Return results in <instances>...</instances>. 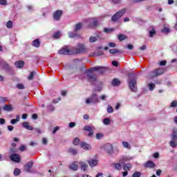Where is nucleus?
I'll use <instances>...</instances> for the list:
<instances>
[{"instance_id":"obj_28","label":"nucleus","mask_w":177,"mask_h":177,"mask_svg":"<svg viewBox=\"0 0 177 177\" xmlns=\"http://www.w3.org/2000/svg\"><path fill=\"white\" fill-rule=\"evenodd\" d=\"M109 53H111V55H115L117 53H120V50L115 49V48L110 49L109 50Z\"/></svg>"},{"instance_id":"obj_55","label":"nucleus","mask_w":177,"mask_h":177,"mask_svg":"<svg viewBox=\"0 0 177 177\" xmlns=\"http://www.w3.org/2000/svg\"><path fill=\"white\" fill-rule=\"evenodd\" d=\"M162 32H169V28H165L162 29Z\"/></svg>"},{"instance_id":"obj_18","label":"nucleus","mask_w":177,"mask_h":177,"mask_svg":"<svg viewBox=\"0 0 177 177\" xmlns=\"http://www.w3.org/2000/svg\"><path fill=\"white\" fill-rule=\"evenodd\" d=\"M22 126L24 127V128H26V129H28V131H32V129H34L32 126L30 125V123H28L27 122H24L22 124Z\"/></svg>"},{"instance_id":"obj_43","label":"nucleus","mask_w":177,"mask_h":177,"mask_svg":"<svg viewBox=\"0 0 177 177\" xmlns=\"http://www.w3.org/2000/svg\"><path fill=\"white\" fill-rule=\"evenodd\" d=\"M104 32H106V33L113 32V31H114V29H113V28H104Z\"/></svg>"},{"instance_id":"obj_33","label":"nucleus","mask_w":177,"mask_h":177,"mask_svg":"<svg viewBox=\"0 0 177 177\" xmlns=\"http://www.w3.org/2000/svg\"><path fill=\"white\" fill-rule=\"evenodd\" d=\"M21 174V171L19 169H15L14 171V175L15 176H19Z\"/></svg>"},{"instance_id":"obj_15","label":"nucleus","mask_w":177,"mask_h":177,"mask_svg":"<svg viewBox=\"0 0 177 177\" xmlns=\"http://www.w3.org/2000/svg\"><path fill=\"white\" fill-rule=\"evenodd\" d=\"M88 165L91 167V168H93V167H96L97 165L98 162L97 160L91 159L88 160Z\"/></svg>"},{"instance_id":"obj_2","label":"nucleus","mask_w":177,"mask_h":177,"mask_svg":"<svg viewBox=\"0 0 177 177\" xmlns=\"http://www.w3.org/2000/svg\"><path fill=\"white\" fill-rule=\"evenodd\" d=\"M73 55H78L80 53H86L88 49L84 44H80L73 49Z\"/></svg>"},{"instance_id":"obj_64","label":"nucleus","mask_w":177,"mask_h":177,"mask_svg":"<svg viewBox=\"0 0 177 177\" xmlns=\"http://www.w3.org/2000/svg\"><path fill=\"white\" fill-rule=\"evenodd\" d=\"M95 177H103V173H98Z\"/></svg>"},{"instance_id":"obj_51","label":"nucleus","mask_w":177,"mask_h":177,"mask_svg":"<svg viewBox=\"0 0 177 177\" xmlns=\"http://www.w3.org/2000/svg\"><path fill=\"white\" fill-rule=\"evenodd\" d=\"M17 88H18V89H24V85H23L21 84H18L17 85Z\"/></svg>"},{"instance_id":"obj_4","label":"nucleus","mask_w":177,"mask_h":177,"mask_svg":"<svg viewBox=\"0 0 177 177\" xmlns=\"http://www.w3.org/2000/svg\"><path fill=\"white\" fill-rule=\"evenodd\" d=\"M99 97H97V94L93 93L90 97L86 98V104H95V103H99Z\"/></svg>"},{"instance_id":"obj_46","label":"nucleus","mask_w":177,"mask_h":177,"mask_svg":"<svg viewBox=\"0 0 177 177\" xmlns=\"http://www.w3.org/2000/svg\"><path fill=\"white\" fill-rule=\"evenodd\" d=\"M147 0H133V3H140V2H145Z\"/></svg>"},{"instance_id":"obj_63","label":"nucleus","mask_w":177,"mask_h":177,"mask_svg":"<svg viewBox=\"0 0 177 177\" xmlns=\"http://www.w3.org/2000/svg\"><path fill=\"white\" fill-rule=\"evenodd\" d=\"M7 128L8 131H13L15 127H13V126H8Z\"/></svg>"},{"instance_id":"obj_45","label":"nucleus","mask_w":177,"mask_h":177,"mask_svg":"<svg viewBox=\"0 0 177 177\" xmlns=\"http://www.w3.org/2000/svg\"><path fill=\"white\" fill-rule=\"evenodd\" d=\"M53 37L55 39L60 38V32H57L54 34Z\"/></svg>"},{"instance_id":"obj_24","label":"nucleus","mask_w":177,"mask_h":177,"mask_svg":"<svg viewBox=\"0 0 177 177\" xmlns=\"http://www.w3.org/2000/svg\"><path fill=\"white\" fill-rule=\"evenodd\" d=\"M121 82H120V80L118 79H114L112 81V85L113 86H118V85H120Z\"/></svg>"},{"instance_id":"obj_50","label":"nucleus","mask_w":177,"mask_h":177,"mask_svg":"<svg viewBox=\"0 0 177 177\" xmlns=\"http://www.w3.org/2000/svg\"><path fill=\"white\" fill-rule=\"evenodd\" d=\"M177 106V102L176 100L172 101V102L171 103V107H176Z\"/></svg>"},{"instance_id":"obj_40","label":"nucleus","mask_w":177,"mask_h":177,"mask_svg":"<svg viewBox=\"0 0 177 177\" xmlns=\"http://www.w3.org/2000/svg\"><path fill=\"white\" fill-rule=\"evenodd\" d=\"M73 145L75 146H78V145H80V138H75L73 140Z\"/></svg>"},{"instance_id":"obj_26","label":"nucleus","mask_w":177,"mask_h":177,"mask_svg":"<svg viewBox=\"0 0 177 177\" xmlns=\"http://www.w3.org/2000/svg\"><path fill=\"white\" fill-rule=\"evenodd\" d=\"M132 168V165L131 164H126L124 166H123V169L124 171H129Z\"/></svg>"},{"instance_id":"obj_41","label":"nucleus","mask_w":177,"mask_h":177,"mask_svg":"<svg viewBox=\"0 0 177 177\" xmlns=\"http://www.w3.org/2000/svg\"><path fill=\"white\" fill-rule=\"evenodd\" d=\"M69 38H75L77 37V34L73 32H68Z\"/></svg>"},{"instance_id":"obj_16","label":"nucleus","mask_w":177,"mask_h":177,"mask_svg":"<svg viewBox=\"0 0 177 177\" xmlns=\"http://www.w3.org/2000/svg\"><path fill=\"white\" fill-rule=\"evenodd\" d=\"M80 147L82 149H84V150H91V149H92L91 145L85 142L80 143Z\"/></svg>"},{"instance_id":"obj_29","label":"nucleus","mask_w":177,"mask_h":177,"mask_svg":"<svg viewBox=\"0 0 177 177\" xmlns=\"http://www.w3.org/2000/svg\"><path fill=\"white\" fill-rule=\"evenodd\" d=\"M68 152L71 153V154H73V156H75V154H77V153H78L77 149H73V148L69 149Z\"/></svg>"},{"instance_id":"obj_35","label":"nucleus","mask_w":177,"mask_h":177,"mask_svg":"<svg viewBox=\"0 0 177 177\" xmlns=\"http://www.w3.org/2000/svg\"><path fill=\"white\" fill-rule=\"evenodd\" d=\"M118 39L120 41H124V40L127 39V36H125V35H124L122 34H120L118 35Z\"/></svg>"},{"instance_id":"obj_30","label":"nucleus","mask_w":177,"mask_h":177,"mask_svg":"<svg viewBox=\"0 0 177 177\" xmlns=\"http://www.w3.org/2000/svg\"><path fill=\"white\" fill-rule=\"evenodd\" d=\"M34 75H35V72H30L29 76L28 77V80H29V81H32V80L34 79Z\"/></svg>"},{"instance_id":"obj_49","label":"nucleus","mask_w":177,"mask_h":177,"mask_svg":"<svg viewBox=\"0 0 177 177\" xmlns=\"http://www.w3.org/2000/svg\"><path fill=\"white\" fill-rule=\"evenodd\" d=\"M0 5H8V1L6 0H0Z\"/></svg>"},{"instance_id":"obj_38","label":"nucleus","mask_w":177,"mask_h":177,"mask_svg":"<svg viewBox=\"0 0 177 177\" xmlns=\"http://www.w3.org/2000/svg\"><path fill=\"white\" fill-rule=\"evenodd\" d=\"M6 27L8 28H12V27H13V22H12V21H8L6 24Z\"/></svg>"},{"instance_id":"obj_42","label":"nucleus","mask_w":177,"mask_h":177,"mask_svg":"<svg viewBox=\"0 0 177 177\" xmlns=\"http://www.w3.org/2000/svg\"><path fill=\"white\" fill-rule=\"evenodd\" d=\"M170 146H171L173 148L177 147V143L175 142V140H171L170 142Z\"/></svg>"},{"instance_id":"obj_37","label":"nucleus","mask_w":177,"mask_h":177,"mask_svg":"<svg viewBox=\"0 0 177 177\" xmlns=\"http://www.w3.org/2000/svg\"><path fill=\"white\" fill-rule=\"evenodd\" d=\"M96 41H97V39L95 36H91L89 38V42H91V43L96 42Z\"/></svg>"},{"instance_id":"obj_48","label":"nucleus","mask_w":177,"mask_h":177,"mask_svg":"<svg viewBox=\"0 0 177 177\" xmlns=\"http://www.w3.org/2000/svg\"><path fill=\"white\" fill-rule=\"evenodd\" d=\"M19 150L21 151H26V147L25 145H21L20 147H19Z\"/></svg>"},{"instance_id":"obj_14","label":"nucleus","mask_w":177,"mask_h":177,"mask_svg":"<svg viewBox=\"0 0 177 177\" xmlns=\"http://www.w3.org/2000/svg\"><path fill=\"white\" fill-rule=\"evenodd\" d=\"M32 165H34L32 161H30L26 165H25L24 170L26 171V172H31L30 169L32 168Z\"/></svg>"},{"instance_id":"obj_8","label":"nucleus","mask_w":177,"mask_h":177,"mask_svg":"<svg viewBox=\"0 0 177 177\" xmlns=\"http://www.w3.org/2000/svg\"><path fill=\"white\" fill-rule=\"evenodd\" d=\"M63 15V11L61 10H56L53 14V19L55 21H59L62 18V15Z\"/></svg>"},{"instance_id":"obj_54","label":"nucleus","mask_w":177,"mask_h":177,"mask_svg":"<svg viewBox=\"0 0 177 177\" xmlns=\"http://www.w3.org/2000/svg\"><path fill=\"white\" fill-rule=\"evenodd\" d=\"M101 138H103V134H102V133L96 134V139H100Z\"/></svg>"},{"instance_id":"obj_31","label":"nucleus","mask_w":177,"mask_h":177,"mask_svg":"<svg viewBox=\"0 0 177 177\" xmlns=\"http://www.w3.org/2000/svg\"><path fill=\"white\" fill-rule=\"evenodd\" d=\"M174 134L171 137L172 140H177V131L176 129H174Z\"/></svg>"},{"instance_id":"obj_34","label":"nucleus","mask_w":177,"mask_h":177,"mask_svg":"<svg viewBox=\"0 0 177 177\" xmlns=\"http://www.w3.org/2000/svg\"><path fill=\"white\" fill-rule=\"evenodd\" d=\"M107 113H114V109H113V106L111 105H109L107 109H106Z\"/></svg>"},{"instance_id":"obj_61","label":"nucleus","mask_w":177,"mask_h":177,"mask_svg":"<svg viewBox=\"0 0 177 177\" xmlns=\"http://www.w3.org/2000/svg\"><path fill=\"white\" fill-rule=\"evenodd\" d=\"M158 157H160V153H153V158H158Z\"/></svg>"},{"instance_id":"obj_12","label":"nucleus","mask_w":177,"mask_h":177,"mask_svg":"<svg viewBox=\"0 0 177 177\" xmlns=\"http://www.w3.org/2000/svg\"><path fill=\"white\" fill-rule=\"evenodd\" d=\"M104 150H105L108 154H111V153H113V145L111 144H106L104 146Z\"/></svg>"},{"instance_id":"obj_62","label":"nucleus","mask_w":177,"mask_h":177,"mask_svg":"<svg viewBox=\"0 0 177 177\" xmlns=\"http://www.w3.org/2000/svg\"><path fill=\"white\" fill-rule=\"evenodd\" d=\"M0 124L1 125H3V124H5V119L0 118Z\"/></svg>"},{"instance_id":"obj_36","label":"nucleus","mask_w":177,"mask_h":177,"mask_svg":"<svg viewBox=\"0 0 177 177\" xmlns=\"http://www.w3.org/2000/svg\"><path fill=\"white\" fill-rule=\"evenodd\" d=\"M110 119L105 118L103 120V123L104 124V125H110Z\"/></svg>"},{"instance_id":"obj_6","label":"nucleus","mask_w":177,"mask_h":177,"mask_svg":"<svg viewBox=\"0 0 177 177\" xmlns=\"http://www.w3.org/2000/svg\"><path fill=\"white\" fill-rule=\"evenodd\" d=\"M59 55H74L73 50H70L68 46H64L58 51Z\"/></svg>"},{"instance_id":"obj_59","label":"nucleus","mask_w":177,"mask_h":177,"mask_svg":"<svg viewBox=\"0 0 177 177\" xmlns=\"http://www.w3.org/2000/svg\"><path fill=\"white\" fill-rule=\"evenodd\" d=\"M106 97L107 96H106V95H102L100 97V99H101V100H106Z\"/></svg>"},{"instance_id":"obj_52","label":"nucleus","mask_w":177,"mask_h":177,"mask_svg":"<svg viewBox=\"0 0 177 177\" xmlns=\"http://www.w3.org/2000/svg\"><path fill=\"white\" fill-rule=\"evenodd\" d=\"M115 5H118L119 3H121V0H111Z\"/></svg>"},{"instance_id":"obj_23","label":"nucleus","mask_w":177,"mask_h":177,"mask_svg":"<svg viewBox=\"0 0 177 177\" xmlns=\"http://www.w3.org/2000/svg\"><path fill=\"white\" fill-rule=\"evenodd\" d=\"M39 45H41V41H39V39H36L33 41L32 46L35 48H39Z\"/></svg>"},{"instance_id":"obj_21","label":"nucleus","mask_w":177,"mask_h":177,"mask_svg":"<svg viewBox=\"0 0 177 177\" xmlns=\"http://www.w3.org/2000/svg\"><path fill=\"white\" fill-rule=\"evenodd\" d=\"M70 169H72V171H77L78 170V165L75 164V162H73L69 166Z\"/></svg>"},{"instance_id":"obj_3","label":"nucleus","mask_w":177,"mask_h":177,"mask_svg":"<svg viewBox=\"0 0 177 177\" xmlns=\"http://www.w3.org/2000/svg\"><path fill=\"white\" fill-rule=\"evenodd\" d=\"M125 13H127V8H123L118 11L115 15L111 17L112 21H118L120 17H122Z\"/></svg>"},{"instance_id":"obj_13","label":"nucleus","mask_w":177,"mask_h":177,"mask_svg":"<svg viewBox=\"0 0 177 177\" xmlns=\"http://www.w3.org/2000/svg\"><path fill=\"white\" fill-rule=\"evenodd\" d=\"M10 158L11 161H14V162H20V155L19 154H12Z\"/></svg>"},{"instance_id":"obj_53","label":"nucleus","mask_w":177,"mask_h":177,"mask_svg":"<svg viewBox=\"0 0 177 177\" xmlns=\"http://www.w3.org/2000/svg\"><path fill=\"white\" fill-rule=\"evenodd\" d=\"M109 46H110V48H115L116 44L115 43L111 42L109 44Z\"/></svg>"},{"instance_id":"obj_17","label":"nucleus","mask_w":177,"mask_h":177,"mask_svg":"<svg viewBox=\"0 0 177 177\" xmlns=\"http://www.w3.org/2000/svg\"><path fill=\"white\" fill-rule=\"evenodd\" d=\"M145 167H146L147 168H154L156 167V164H154L151 160H148L145 163Z\"/></svg>"},{"instance_id":"obj_44","label":"nucleus","mask_w":177,"mask_h":177,"mask_svg":"<svg viewBox=\"0 0 177 177\" xmlns=\"http://www.w3.org/2000/svg\"><path fill=\"white\" fill-rule=\"evenodd\" d=\"M140 175H141L140 172H139V171H136V172H134V173L133 174L132 177H140Z\"/></svg>"},{"instance_id":"obj_9","label":"nucleus","mask_w":177,"mask_h":177,"mask_svg":"<svg viewBox=\"0 0 177 177\" xmlns=\"http://www.w3.org/2000/svg\"><path fill=\"white\" fill-rule=\"evenodd\" d=\"M128 159L127 158H122L120 160V163H115V168L116 169H118V171L122 169V166H121V164H124V162H125V161H128Z\"/></svg>"},{"instance_id":"obj_56","label":"nucleus","mask_w":177,"mask_h":177,"mask_svg":"<svg viewBox=\"0 0 177 177\" xmlns=\"http://www.w3.org/2000/svg\"><path fill=\"white\" fill-rule=\"evenodd\" d=\"M165 64H167V61L164 60L160 62V66H165Z\"/></svg>"},{"instance_id":"obj_25","label":"nucleus","mask_w":177,"mask_h":177,"mask_svg":"<svg viewBox=\"0 0 177 177\" xmlns=\"http://www.w3.org/2000/svg\"><path fill=\"white\" fill-rule=\"evenodd\" d=\"M122 144L123 147H124V149H131V145H129V142L123 141Z\"/></svg>"},{"instance_id":"obj_47","label":"nucleus","mask_w":177,"mask_h":177,"mask_svg":"<svg viewBox=\"0 0 177 177\" xmlns=\"http://www.w3.org/2000/svg\"><path fill=\"white\" fill-rule=\"evenodd\" d=\"M10 122L12 125H15V124L19 122V119H12L11 120Z\"/></svg>"},{"instance_id":"obj_1","label":"nucleus","mask_w":177,"mask_h":177,"mask_svg":"<svg viewBox=\"0 0 177 177\" xmlns=\"http://www.w3.org/2000/svg\"><path fill=\"white\" fill-rule=\"evenodd\" d=\"M88 71L91 73L87 75L88 80L90 82H95V81H96V75H93L92 73H93V71H99L100 74H103V73L106 71V68L103 66H95L88 70Z\"/></svg>"},{"instance_id":"obj_7","label":"nucleus","mask_w":177,"mask_h":177,"mask_svg":"<svg viewBox=\"0 0 177 177\" xmlns=\"http://www.w3.org/2000/svg\"><path fill=\"white\" fill-rule=\"evenodd\" d=\"M164 73L165 71L162 68L156 69L151 73V78H155V77H158V75H162Z\"/></svg>"},{"instance_id":"obj_39","label":"nucleus","mask_w":177,"mask_h":177,"mask_svg":"<svg viewBox=\"0 0 177 177\" xmlns=\"http://www.w3.org/2000/svg\"><path fill=\"white\" fill-rule=\"evenodd\" d=\"M156 35V30L152 29L151 31H149V37L150 38H153Z\"/></svg>"},{"instance_id":"obj_11","label":"nucleus","mask_w":177,"mask_h":177,"mask_svg":"<svg viewBox=\"0 0 177 177\" xmlns=\"http://www.w3.org/2000/svg\"><path fill=\"white\" fill-rule=\"evenodd\" d=\"M87 21L88 23H90L89 27H97L98 24L97 19L95 18H90Z\"/></svg>"},{"instance_id":"obj_58","label":"nucleus","mask_w":177,"mask_h":177,"mask_svg":"<svg viewBox=\"0 0 177 177\" xmlns=\"http://www.w3.org/2000/svg\"><path fill=\"white\" fill-rule=\"evenodd\" d=\"M60 100H62V97H58L57 100H53V103H55V104L59 103V102H60Z\"/></svg>"},{"instance_id":"obj_57","label":"nucleus","mask_w":177,"mask_h":177,"mask_svg":"<svg viewBox=\"0 0 177 177\" xmlns=\"http://www.w3.org/2000/svg\"><path fill=\"white\" fill-rule=\"evenodd\" d=\"M74 127H75V122L69 123V128H74Z\"/></svg>"},{"instance_id":"obj_60","label":"nucleus","mask_w":177,"mask_h":177,"mask_svg":"<svg viewBox=\"0 0 177 177\" xmlns=\"http://www.w3.org/2000/svg\"><path fill=\"white\" fill-rule=\"evenodd\" d=\"M112 64H113V66H114L115 67H118V62H117L116 61H113V62H112Z\"/></svg>"},{"instance_id":"obj_27","label":"nucleus","mask_w":177,"mask_h":177,"mask_svg":"<svg viewBox=\"0 0 177 177\" xmlns=\"http://www.w3.org/2000/svg\"><path fill=\"white\" fill-rule=\"evenodd\" d=\"M148 88L149 91H154V88H156V84L154 83L151 82L148 84Z\"/></svg>"},{"instance_id":"obj_5","label":"nucleus","mask_w":177,"mask_h":177,"mask_svg":"<svg viewBox=\"0 0 177 177\" xmlns=\"http://www.w3.org/2000/svg\"><path fill=\"white\" fill-rule=\"evenodd\" d=\"M136 79H133L129 82V88L131 92L138 91V85L136 84Z\"/></svg>"},{"instance_id":"obj_22","label":"nucleus","mask_w":177,"mask_h":177,"mask_svg":"<svg viewBox=\"0 0 177 177\" xmlns=\"http://www.w3.org/2000/svg\"><path fill=\"white\" fill-rule=\"evenodd\" d=\"M3 110L4 111H12V110H13V107L12 105L6 104L3 106Z\"/></svg>"},{"instance_id":"obj_32","label":"nucleus","mask_w":177,"mask_h":177,"mask_svg":"<svg viewBox=\"0 0 177 177\" xmlns=\"http://www.w3.org/2000/svg\"><path fill=\"white\" fill-rule=\"evenodd\" d=\"M82 28V24H77L75 25V31H80Z\"/></svg>"},{"instance_id":"obj_19","label":"nucleus","mask_w":177,"mask_h":177,"mask_svg":"<svg viewBox=\"0 0 177 177\" xmlns=\"http://www.w3.org/2000/svg\"><path fill=\"white\" fill-rule=\"evenodd\" d=\"M82 171H88V165L84 162H79Z\"/></svg>"},{"instance_id":"obj_20","label":"nucleus","mask_w":177,"mask_h":177,"mask_svg":"<svg viewBox=\"0 0 177 177\" xmlns=\"http://www.w3.org/2000/svg\"><path fill=\"white\" fill-rule=\"evenodd\" d=\"M15 66L17 68H21L24 66V62H23V61H17V62H16L15 63Z\"/></svg>"},{"instance_id":"obj_10","label":"nucleus","mask_w":177,"mask_h":177,"mask_svg":"<svg viewBox=\"0 0 177 177\" xmlns=\"http://www.w3.org/2000/svg\"><path fill=\"white\" fill-rule=\"evenodd\" d=\"M83 129L84 131H87V132H89L88 136H93V132L95 131V127L93 126H84Z\"/></svg>"}]
</instances>
